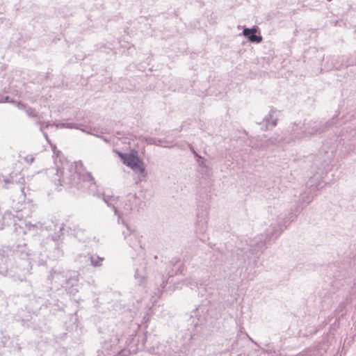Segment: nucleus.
Listing matches in <instances>:
<instances>
[{
    "mask_svg": "<svg viewBox=\"0 0 356 356\" xmlns=\"http://www.w3.org/2000/svg\"><path fill=\"white\" fill-rule=\"evenodd\" d=\"M116 153L122 160L124 164L131 168L134 171L139 172L143 176H145L144 163L138 156L136 151H131L129 154H124L118 151Z\"/></svg>",
    "mask_w": 356,
    "mask_h": 356,
    "instance_id": "obj_1",
    "label": "nucleus"
},
{
    "mask_svg": "<svg viewBox=\"0 0 356 356\" xmlns=\"http://www.w3.org/2000/svg\"><path fill=\"white\" fill-rule=\"evenodd\" d=\"M256 31H257L254 29H245L243 31V33L245 36L248 37V39L250 42L259 43L261 42L262 38L260 35H256L254 34Z\"/></svg>",
    "mask_w": 356,
    "mask_h": 356,
    "instance_id": "obj_2",
    "label": "nucleus"
}]
</instances>
